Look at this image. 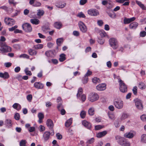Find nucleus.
I'll return each instance as SVG.
<instances>
[{"mask_svg":"<svg viewBox=\"0 0 146 146\" xmlns=\"http://www.w3.org/2000/svg\"><path fill=\"white\" fill-rule=\"evenodd\" d=\"M110 46L114 49L117 48L119 46L118 42L117 40L114 38H111L109 40Z\"/></svg>","mask_w":146,"mask_h":146,"instance_id":"1","label":"nucleus"},{"mask_svg":"<svg viewBox=\"0 0 146 146\" xmlns=\"http://www.w3.org/2000/svg\"><path fill=\"white\" fill-rule=\"evenodd\" d=\"M118 80L120 91L123 93L126 92L127 90V86L121 80L119 79Z\"/></svg>","mask_w":146,"mask_h":146,"instance_id":"2","label":"nucleus"},{"mask_svg":"<svg viewBox=\"0 0 146 146\" xmlns=\"http://www.w3.org/2000/svg\"><path fill=\"white\" fill-rule=\"evenodd\" d=\"M115 138L118 143L121 145H125L126 144L127 142H129V141H127L126 139L124 137L119 135L116 136L115 137Z\"/></svg>","mask_w":146,"mask_h":146,"instance_id":"3","label":"nucleus"},{"mask_svg":"<svg viewBox=\"0 0 146 146\" xmlns=\"http://www.w3.org/2000/svg\"><path fill=\"white\" fill-rule=\"evenodd\" d=\"M99 98L98 95L96 93H92L89 96V100L92 102L97 100Z\"/></svg>","mask_w":146,"mask_h":146,"instance_id":"4","label":"nucleus"},{"mask_svg":"<svg viewBox=\"0 0 146 146\" xmlns=\"http://www.w3.org/2000/svg\"><path fill=\"white\" fill-rule=\"evenodd\" d=\"M52 132H51V133L48 131H46L43 133V138L44 141H46L48 140L50 138V134L52 135H53L54 134V130L52 129Z\"/></svg>","mask_w":146,"mask_h":146,"instance_id":"5","label":"nucleus"},{"mask_svg":"<svg viewBox=\"0 0 146 146\" xmlns=\"http://www.w3.org/2000/svg\"><path fill=\"white\" fill-rule=\"evenodd\" d=\"M11 47L7 46L6 44L0 48V51L3 54L6 52H11Z\"/></svg>","mask_w":146,"mask_h":146,"instance_id":"6","label":"nucleus"},{"mask_svg":"<svg viewBox=\"0 0 146 146\" xmlns=\"http://www.w3.org/2000/svg\"><path fill=\"white\" fill-rule=\"evenodd\" d=\"M114 103L115 107L118 109H121L123 107V102L121 100H116Z\"/></svg>","mask_w":146,"mask_h":146,"instance_id":"7","label":"nucleus"},{"mask_svg":"<svg viewBox=\"0 0 146 146\" xmlns=\"http://www.w3.org/2000/svg\"><path fill=\"white\" fill-rule=\"evenodd\" d=\"M135 105L137 109L141 110L143 108V105L141 101L139 99H136L134 100Z\"/></svg>","mask_w":146,"mask_h":146,"instance_id":"8","label":"nucleus"},{"mask_svg":"<svg viewBox=\"0 0 146 146\" xmlns=\"http://www.w3.org/2000/svg\"><path fill=\"white\" fill-rule=\"evenodd\" d=\"M4 21L6 25L10 26L13 25L15 23V21L14 19L9 18H5Z\"/></svg>","mask_w":146,"mask_h":146,"instance_id":"9","label":"nucleus"},{"mask_svg":"<svg viewBox=\"0 0 146 146\" xmlns=\"http://www.w3.org/2000/svg\"><path fill=\"white\" fill-rule=\"evenodd\" d=\"M80 31L84 33H86L87 31V28L85 24L82 21L78 23Z\"/></svg>","mask_w":146,"mask_h":146,"instance_id":"10","label":"nucleus"},{"mask_svg":"<svg viewBox=\"0 0 146 146\" xmlns=\"http://www.w3.org/2000/svg\"><path fill=\"white\" fill-rule=\"evenodd\" d=\"M22 28L24 30L27 32H30L31 31L32 28L30 24L28 23H25L22 25Z\"/></svg>","mask_w":146,"mask_h":146,"instance_id":"11","label":"nucleus"},{"mask_svg":"<svg viewBox=\"0 0 146 146\" xmlns=\"http://www.w3.org/2000/svg\"><path fill=\"white\" fill-rule=\"evenodd\" d=\"M88 14L93 16H96L99 15V13L97 10L95 9H92L88 11Z\"/></svg>","mask_w":146,"mask_h":146,"instance_id":"12","label":"nucleus"},{"mask_svg":"<svg viewBox=\"0 0 146 146\" xmlns=\"http://www.w3.org/2000/svg\"><path fill=\"white\" fill-rule=\"evenodd\" d=\"M135 134L132 131H130L129 132H127L123 135L124 137L129 139L132 138L135 136Z\"/></svg>","mask_w":146,"mask_h":146,"instance_id":"13","label":"nucleus"},{"mask_svg":"<svg viewBox=\"0 0 146 146\" xmlns=\"http://www.w3.org/2000/svg\"><path fill=\"white\" fill-rule=\"evenodd\" d=\"M106 84H101L97 85L96 89L99 91H103L106 89Z\"/></svg>","mask_w":146,"mask_h":146,"instance_id":"14","label":"nucleus"},{"mask_svg":"<svg viewBox=\"0 0 146 146\" xmlns=\"http://www.w3.org/2000/svg\"><path fill=\"white\" fill-rule=\"evenodd\" d=\"M34 87L37 89H42L44 87V85L42 84L40 82H35L34 84Z\"/></svg>","mask_w":146,"mask_h":146,"instance_id":"15","label":"nucleus"},{"mask_svg":"<svg viewBox=\"0 0 146 146\" xmlns=\"http://www.w3.org/2000/svg\"><path fill=\"white\" fill-rule=\"evenodd\" d=\"M135 19V18L133 17L130 18H125L123 20L124 23L125 24H127L134 21Z\"/></svg>","mask_w":146,"mask_h":146,"instance_id":"16","label":"nucleus"},{"mask_svg":"<svg viewBox=\"0 0 146 146\" xmlns=\"http://www.w3.org/2000/svg\"><path fill=\"white\" fill-rule=\"evenodd\" d=\"M82 124L85 127L89 129H90L91 128V124L86 120H84L82 122Z\"/></svg>","mask_w":146,"mask_h":146,"instance_id":"17","label":"nucleus"},{"mask_svg":"<svg viewBox=\"0 0 146 146\" xmlns=\"http://www.w3.org/2000/svg\"><path fill=\"white\" fill-rule=\"evenodd\" d=\"M58 110L60 111V113L62 115H64L66 113L65 110L63 109V106L62 104H59L57 107Z\"/></svg>","mask_w":146,"mask_h":146,"instance_id":"18","label":"nucleus"},{"mask_svg":"<svg viewBox=\"0 0 146 146\" xmlns=\"http://www.w3.org/2000/svg\"><path fill=\"white\" fill-rule=\"evenodd\" d=\"M91 74H86L82 79V82L84 84L87 83L88 81V76H90Z\"/></svg>","mask_w":146,"mask_h":146,"instance_id":"19","label":"nucleus"},{"mask_svg":"<svg viewBox=\"0 0 146 146\" xmlns=\"http://www.w3.org/2000/svg\"><path fill=\"white\" fill-rule=\"evenodd\" d=\"M107 133V132L106 131H104L97 133L96 136L98 138H100L105 136Z\"/></svg>","mask_w":146,"mask_h":146,"instance_id":"20","label":"nucleus"},{"mask_svg":"<svg viewBox=\"0 0 146 146\" xmlns=\"http://www.w3.org/2000/svg\"><path fill=\"white\" fill-rule=\"evenodd\" d=\"M46 125L50 129H52L54 126L52 121V120L49 119L47 120Z\"/></svg>","mask_w":146,"mask_h":146,"instance_id":"21","label":"nucleus"},{"mask_svg":"<svg viewBox=\"0 0 146 146\" xmlns=\"http://www.w3.org/2000/svg\"><path fill=\"white\" fill-rule=\"evenodd\" d=\"M138 24L136 22H133L129 25V28L131 29H135L137 27Z\"/></svg>","mask_w":146,"mask_h":146,"instance_id":"22","label":"nucleus"},{"mask_svg":"<svg viewBox=\"0 0 146 146\" xmlns=\"http://www.w3.org/2000/svg\"><path fill=\"white\" fill-rule=\"evenodd\" d=\"M44 10L41 9H38L37 10V15L39 17H41L44 14Z\"/></svg>","mask_w":146,"mask_h":146,"instance_id":"23","label":"nucleus"},{"mask_svg":"<svg viewBox=\"0 0 146 146\" xmlns=\"http://www.w3.org/2000/svg\"><path fill=\"white\" fill-rule=\"evenodd\" d=\"M31 22L33 24L37 25L40 23L39 20L37 19H31L30 20Z\"/></svg>","mask_w":146,"mask_h":146,"instance_id":"24","label":"nucleus"},{"mask_svg":"<svg viewBox=\"0 0 146 146\" xmlns=\"http://www.w3.org/2000/svg\"><path fill=\"white\" fill-rule=\"evenodd\" d=\"M72 118H70L65 123V126L66 127H69L72 124Z\"/></svg>","mask_w":146,"mask_h":146,"instance_id":"25","label":"nucleus"},{"mask_svg":"<svg viewBox=\"0 0 146 146\" xmlns=\"http://www.w3.org/2000/svg\"><path fill=\"white\" fill-rule=\"evenodd\" d=\"M13 108L15 109H16L17 110H19L21 109V106L19 104L17 103H15L13 105Z\"/></svg>","mask_w":146,"mask_h":146,"instance_id":"26","label":"nucleus"},{"mask_svg":"<svg viewBox=\"0 0 146 146\" xmlns=\"http://www.w3.org/2000/svg\"><path fill=\"white\" fill-rule=\"evenodd\" d=\"M136 3L143 10H146V7L144 5L142 4L141 2L137 1H136Z\"/></svg>","mask_w":146,"mask_h":146,"instance_id":"27","label":"nucleus"},{"mask_svg":"<svg viewBox=\"0 0 146 146\" xmlns=\"http://www.w3.org/2000/svg\"><path fill=\"white\" fill-rule=\"evenodd\" d=\"M141 142L146 143V134H143L141 137Z\"/></svg>","mask_w":146,"mask_h":146,"instance_id":"28","label":"nucleus"},{"mask_svg":"<svg viewBox=\"0 0 146 146\" xmlns=\"http://www.w3.org/2000/svg\"><path fill=\"white\" fill-rule=\"evenodd\" d=\"M54 27L57 29H60L62 27V24L59 22H56L54 24Z\"/></svg>","mask_w":146,"mask_h":146,"instance_id":"29","label":"nucleus"},{"mask_svg":"<svg viewBox=\"0 0 146 146\" xmlns=\"http://www.w3.org/2000/svg\"><path fill=\"white\" fill-rule=\"evenodd\" d=\"M66 55L64 54H62L60 56L59 60L60 62H63L66 59Z\"/></svg>","mask_w":146,"mask_h":146,"instance_id":"30","label":"nucleus"},{"mask_svg":"<svg viewBox=\"0 0 146 146\" xmlns=\"http://www.w3.org/2000/svg\"><path fill=\"white\" fill-rule=\"evenodd\" d=\"M92 80L93 82L96 84L100 82L99 78L96 77H94L92 78Z\"/></svg>","mask_w":146,"mask_h":146,"instance_id":"31","label":"nucleus"},{"mask_svg":"<svg viewBox=\"0 0 146 146\" xmlns=\"http://www.w3.org/2000/svg\"><path fill=\"white\" fill-rule=\"evenodd\" d=\"M94 109L93 107L90 108L88 110V114L90 115H92L94 114Z\"/></svg>","mask_w":146,"mask_h":146,"instance_id":"32","label":"nucleus"},{"mask_svg":"<svg viewBox=\"0 0 146 146\" xmlns=\"http://www.w3.org/2000/svg\"><path fill=\"white\" fill-rule=\"evenodd\" d=\"M5 122L6 125L8 127H10L12 126L11 121L10 119H6Z\"/></svg>","mask_w":146,"mask_h":146,"instance_id":"33","label":"nucleus"},{"mask_svg":"<svg viewBox=\"0 0 146 146\" xmlns=\"http://www.w3.org/2000/svg\"><path fill=\"white\" fill-rule=\"evenodd\" d=\"M43 47V45L41 44H39L34 45L33 48L35 49H38L42 48Z\"/></svg>","mask_w":146,"mask_h":146,"instance_id":"34","label":"nucleus"},{"mask_svg":"<svg viewBox=\"0 0 146 146\" xmlns=\"http://www.w3.org/2000/svg\"><path fill=\"white\" fill-rule=\"evenodd\" d=\"M9 77L8 74H0V77L4 79H7Z\"/></svg>","mask_w":146,"mask_h":146,"instance_id":"35","label":"nucleus"},{"mask_svg":"<svg viewBox=\"0 0 146 146\" xmlns=\"http://www.w3.org/2000/svg\"><path fill=\"white\" fill-rule=\"evenodd\" d=\"M139 87L142 90L144 89L146 87L145 85L143 82H140L139 84Z\"/></svg>","mask_w":146,"mask_h":146,"instance_id":"36","label":"nucleus"},{"mask_svg":"<svg viewBox=\"0 0 146 146\" xmlns=\"http://www.w3.org/2000/svg\"><path fill=\"white\" fill-rule=\"evenodd\" d=\"M63 39L62 38H59L56 40V43L58 46H60L61 44L63 42Z\"/></svg>","mask_w":146,"mask_h":146,"instance_id":"37","label":"nucleus"},{"mask_svg":"<svg viewBox=\"0 0 146 146\" xmlns=\"http://www.w3.org/2000/svg\"><path fill=\"white\" fill-rule=\"evenodd\" d=\"M29 54L31 55H36L37 54V52L32 49L29 50Z\"/></svg>","mask_w":146,"mask_h":146,"instance_id":"38","label":"nucleus"},{"mask_svg":"<svg viewBox=\"0 0 146 146\" xmlns=\"http://www.w3.org/2000/svg\"><path fill=\"white\" fill-rule=\"evenodd\" d=\"M108 15L109 17L112 19H115L116 17V15L115 13H108Z\"/></svg>","mask_w":146,"mask_h":146,"instance_id":"39","label":"nucleus"},{"mask_svg":"<svg viewBox=\"0 0 146 146\" xmlns=\"http://www.w3.org/2000/svg\"><path fill=\"white\" fill-rule=\"evenodd\" d=\"M82 88H79L78 93L77 94V96L78 97L82 95Z\"/></svg>","mask_w":146,"mask_h":146,"instance_id":"40","label":"nucleus"},{"mask_svg":"<svg viewBox=\"0 0 146 146\" xmlns=\"http://www.w3.org/2000/svg\"><path fill=\"white\" fill-rule=\"evenodd\" d=\"M26 143L27 141L26 140H22L20 142V146H26Z\"/></svg>","mask_w":146,"mask_h":146,"instance_id":"41","label":"nucleus"},{"mask_svg":"<svg viewBox=\"0 0 146 146\" xmlns=\"http://www.w3.org/2000/svg\"><path fill=\"white\" fill-rule=\"evenodd\" d=\"M107 7L108 9H111L112 7L113 3L111 1H108L107 5L106 6Z\"/></svg>","mask_w":146,"mask_h":146,"instance_id":"42","label":"nucleus"},{"mask_svg":"<svg viewBox=\"0 0 146 146\" xmlns=\"http://www.w3.org/2000/svg\"><path fill=\"white\" fill-rule=\"evenodd\" d=\"M80 115L82 118H84L86 115V112L84 111H82L80 113Z\"/></svg>","mask_w":146,"mask_h":146,"instance_id":"43","label":"nucleus"},{"mask_svg":"<svg viewBox=\"0 0 146 146\" xmlns=\"http://www.w3.org/2000/svg\"><path fill=\"white\" fill-rule=\"evenodd\" d=\"M41 5V3L37 1L35 2L33 5V6L36 7H40Z\"/></svg>","mask_w":146,"mask_h":146,"instance_id":"44","label":"nucleus"},{"mask_svg":"<svg viewBox=\"0 0 146 146\" xmlns=\"http://www.w3.org/2000/svg\"><path fill=\"white\" fill-rule=\"evenodd\" d=\"M66 3H63L62 4H59L58 5H56V7H57L60 8H64L66 6Z\"/></svg>","mask_w":146,"mask_h":146,"instance_id":"45","label":"nucleus"},{"mask_svg":"<svg viewBox=\"0 0 146 146\" xmlns=\"http://www.w3.org/2000/svg\"><path fill=\"white\" fill-rule=\"evenodd\" d=\"M128 117L127 115L125 113H123L121 117V120H124Z\"/></svg>","mask_w":146,"mask_h":146,"instance_id":"46","label":"nucleus"},{"mask_svg":"<svg viewBox=\"0 0 146 146\" xmlns=\"http://www.w3.org/2000/svg\"><path fill=\"white\" fill-rule=\"evenodd\" d=\"M77 16L80 18H85L86 17V16L82 12H80L77 15Z\"/></svg>","mask_w":146,"mask_h":146,"instance_id":"47","label":"nucleus"},{"mask_svg":"<svg viewBox=\"0 0 146 146\" xmlns=\"http://www.w3.org/2000/svg\"><path fill=\"white\" fill-rule=\"evenodd\" d=\"M49 30V28L46 26H43L42 27V30L44 32H46V31L48 30Z\"/></svg>","mask_w":146,"mask_h":146,"instance_id":"48","label":"nucleus"},{"mask_svg":"<svg viewBox=\"0 0 146 146\" xmlns=\"http://www.w3.org/2000/svg\"><path fill=\"white\" fill-rule=\"evenodd\" d=\"M139 35L140 36L144 37L146 35V32L144 31H141Z\"/></svg>","mask_w":146,"mask_h":146,"instance_id":"49","label":"nucleus"},{"mask_svg":"<svg viewBox=\"0 0 146 146\" xmlns=\"http://www.w3.org/2000/svg\"><path fill=\"white\" fill-rule=\"evenodd\" d=\"M52 53V52L51 51H46L45 53V54L47 57H50L51 54Z\"/></svg>","mask_w":146,"mask_h":146,"instance_id":"50","label":"nucleus"},{"mask_svg":"<svg viewBox=\"0 0 146 146\" xmlns=\"http://www.w3.org/2000/svg\"><path fill=\"white\" fill-rule=\"evenodd\" d=\"M9 3L10 4H12L14 6H15L17 3L15 2L14 0H8Z\"/></svg>","mask_w":146,"mask_h":146,"instance_id":"51","label":"nucleus"},{"mask_svg":"<svg viewBox=\"0 0 146 146\" xmlns=\"http://www.w3.org/2000/svg\"><path fill=\"white\" fill-rule=\"evenodd\" d=\"M133 92L134 94L135 95H136L137 93V87L136 86H134L132 89Z\"/></svg>","mask_w":146,"mask_h":146,"instance_id":"52","label":"nucleus"},{"mask_svg":"<svg viewBox=\"0 0 146 146\" xmlns=\"http://www.w3.org/2000/svg\"><path fill=\"white\" fill-rule=\"evenodd\" d=\"M98 42L100 44H102L104 42V40L103 38H99Z\"/></svg>","mask_w":146,"mask_h":146,"instance_id":"53","label":"nucleus"},{"mask_svg":"<svg viewBox=\"0 0 146 146\" xmlns=\"http://www.w3.org/2000/svg\"><path fill=\"white\" fill-rule=\"evenodd\" d=\"M87 1V0H80V4L81 5H83L86 3Z\"/></svg>","mask_w":146,"mask_h":146,"instance_id":"54","label":"nucleus"},{"mask_svg":"<svg viewBox=\"0 0 146 146\" xmlns=\"http://www.w3.org/2000/svg\"><path fill=\"white\" fill-rule=\"evenodd\" d=\"M103 127L102 126L100 125H96L95 126V129L96 130H98L102 129Z\"/></svg>","mask_w":146,"mask_h":146,"instance_id":"55","label":"nucleus"},{"mask_svg":"<svg viewBox=\"0 0 146 146\" xmlns=\"http://www.w3.org/2000/svg\"><path fill=\"white\" fill-rule=\"evenodd\" d=\"M17 26L15 25L14 27H13L11 28H9V30L10 31H15V29L17 28Z\"/></svg>","mask_w":146,"mask_h":146,"instance_id":"56","label":"nucleus"},{"mask_svg":"<svg viewBox=\"0 0 146 146\" xmlns=\"http://www.w3.org/2000/svg\"><path fill=\"white\" fill-rule=\"evenodd\" d=\"M14 118L16 120H19L20 118V115L19 113H16L15 116Z\"/></svg>","mask_w":146,"mask_h":146,"instance_id":"57","label":"nucleus"},{"mask_svg":"<svg viewBox=\"0 0 146 146\" xmlns=\"http://www.w3.org/2000/svg\"><path fill=\"white\" fill-rule=\"evenodd\" d=\"M141 119L143 121H146V115H143L141 116Z\"/></svg>","mask_w":146,"mask_h":146,"instance_id":"58","label":"nucleus"},{"mask_svg":"<svg viewBox=\"0 0 146 146\" xmlns=\"http://www.w3.org/2000/svg\"><path fill=\"white\" fill-rule=\"evenodd\" d=\"M57 102L58 103L60 102V103L58 104V105L59 104H62V99L60 97H59L57 98Z\"/></svg>","mask_w":146,"mask_h":146,"instance_id":"59","label":"nucleus"},{"mask_svg":"<svg viewBox=\"0 0 146 146\" xmlns=\"http://www.w3.org/2000/svg\"><path fill=\"white\" fill-rule=\"evenodd\" d=\"M56 137L58 139H61L62 138V135L59 133H58L56 134Z\"/></svg>","mask_w":146,"mask_h":146,"instance_id":"60","label":"nucleus"},{"mask_svg":"<svg viewBox=\"0 0 146 146\" xmlns=\"http://www.w3.org/2000/svg\"><path fill=\"white\" fill-rule=\"evenodd\" d=\"M94 139L93 138H92L89 140H88L87 141V143L89 144H91L94 142Z\"/></svg>","mask_w":146,"mask_h":146,"instance_id":"61","label":"nucleus"},{"mask_svg":"<svg viewBox=\"0 0 146 146\" xmlns=\"http://www.w3.org/2000/svg\"><path fill=\"white\" fill-rule=\"evenodd\" d=\"M81 99L83 102H84L86 99V96L84 94H82L81 96Z\"/></svg>","mask_w":146,"mask_h":146,"instance_id":"62","label":"nucleus"},{"mask_svg":"<svg viewBox=\"0 0 146 146\" xmlns=\"http://www.w3.org/2000/svg\"><path fill=\"white\" fill-rule=\"evenodd\" d=\"M74 35L78 36L79 35V33L78 31H74L73 33Z\"/></svg>","mask_w":146,"mask_h":146,"instance_id":"63","label":"nucleus"},{"mask_svg":"<svg viewBox=\"0 0 146 146\" xmlns=\"http://www.w3.org/2000/svg\"><path fill=\"white\" fill-rule=\"evenodd\" d=\"M27 100L29 101H31L32 99V95L31 94H29L27 96Z\"/></svg>","mask_w":146,"mask_h":146,"instance_id":"64","label":"nucleus"}]
</instances>
